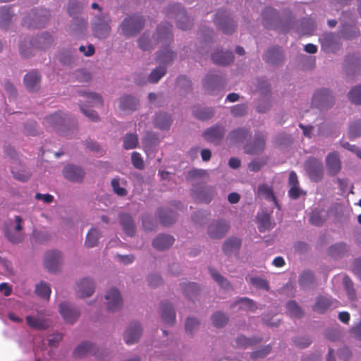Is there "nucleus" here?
Segmentation results:
<instances>
[{
  "instance_id": "nucleus-1",
  "label": "nucleus",
  "mask_w": 361,
  "mask_h": 361,
  "mask_svg": "<svg viewBox=\"0 0 361 361\" xmlns=\"http://www.w3.org/2000/svg\"><path fill=\"white\" fill-rule=\"evenodd\" d=\"M175 57L174 53L169 48L165 47L158 52L157 62L160 65L154 69L149 75V81L151 83L157 82L166 73V66L172 62Z\"/></svg>"
},
{
  "instance_id": "nucleus-2",
  "label": "nucleus",
  "mask_w": 361,
  "mask_h": 361,
  "mask_svg": "<svg viewBox=\"0 0 361 361\" xmlns=\"http://www.w3.org/2000/svg\"><path fill=\"white\" fill-rule=\"evenodd\" d=\"M261 23L269 30L285 29L289 23L283 19L279 11L270 6L265 7L261 13Z\"/></svg>"
},
{
  "instance_id": "nucleus-3",
  "label": "nucleus",
  "mask_w": 361,
  "mask_h": 361,
  "mask_svg": "<svg viewBox=\"0 0 361 361\" xmlns=\"http://www.w3.org/2000/svg\"><path fill=\"white\" fill-rule=\"evenodd\" d=\"M23 219L15 216V224L9 221L4 226V231L6 238L12 243H19L23 240Z\"/></svg>"
},
{
  "instance_id": "nucleus-4",
  "label": "nucleus",
  "mask_w": 361,
  "mask_h": 361,
  "mask_svg": "<svg viewBox=\"0 0 361 361\" xmlns=\"http://www.w3.org/2000/svg\"><path fill=\"white\" fill-rule=\"evenodd\" d=\"M166 15L169 18H176L177 26L183 30H187L192 27V22L186 15L185 11L179 4L169 6L166 9Z\"/></svg>"
},
{
  "instance_id": "nucleus-5",
  "label": "nucleus",
  "mask_w": 361,
  "mask_h": 361,
  "mask_svg": "<svg viewBox=\"0 0 361 361\" xmlns=\"http://www.w3.org/2000/svg\"><path fill=\"white\" fill-rule=\"evenodd\" d=\"M145 21L142 16L133 15L126 18L121 25L123 34L130 37L137 34L144 27Z\"/></svg>"
},
{
  "instance_id": "nucleus-6",
  "label": "nucleus",
  "mask_w": 361,
  "mask_h": 361,
  "mask_svg": "<svg viewBox=\"0 0 361 361\" xmlns=\"http://www.w3.org/2000/svg\"><path fill=\"white\" fill-rule=\"evenodd\" d=\"M214 22L217 29L226 35L232 34L236 28V23L223 10H219L216 13Z\"/></svg>"
},
{
  "instance_id": "nucleus-7",
  "label": "nucleus",
  "mask_w": 361,
  "mask_h": 361,
  "mask_svg": "<svg viewBox=\"0 0 361 361\" xmlns=\"http://www.w3.org/2000/svg\"><path fill=\"white\" fill-rule=\"evenodd\" d=\"M53 42V38L49 33H43L37 38L30 42V47L27 51L23 48V45L20 44V52L23 57L27 58L32 54V49L35 48L37 49H46L49 47Z\"/></svg>"
},
{
  "instance_id": "nucleus-8",
  "label": "nucleus",
  "mask_w": 361,
  "mask_h": 361,
  "mask_svg": "<svg viewBox=\"0 0 361 361\" xmlns=\"http://www.w3.org/2000/svg\"><path fill=\"white\" fill-rule=\"evenodd\" d=\"M304 166L312 181L317 183L322 180L324 175V167L320 160L314 157H310L305 162Z\"/></svg>"
},
{
  "instance_id": "nucleus-9",
  "label": "nucleus",
  "mask_w": 361,
  "mask_h": 361,
  "mask_svg": "<svg viewBox=\"0 0 361 361\" xmlns=\"http://www.w3.org/2000/svg\"><path fill=\"white\" fill-rule=\"evenodd\" d=\"M334 101L332 94L327 89L318 90L312 97V103L321 108L331 106Z\"/></svg>"
},
{
  "instance_id": "nucleus-10",
  "label": "nucleus",
  "mask_w": 361,
  "mask_h": 361,
  "mask_svg": "<svg viewBox=\"0 0 361 361\" xmlns=\"http://www.w3.org/2000/svg\"><path fill=\"white\" fill-rule=\"evenodd\" d=\"M105 299L106 300V308L108 311L116 312L121 308L123 300L118 289H110L105 295Z\"/></svg>"
},
{
  "instance_id": "nucleus-11",
  "label": "nucleus",
  "mask_w": 361,
  "mask_h": 361,
  "mask_svg": "<svg viewBox=\"0 0 361 361\" xmlns=\"http://www.w3.org/2000/svg\"><path fill=\"white\" fill-rule=\"evenodd\" d=\"M265 145L264 135L262 133H256L253 140L245 145V152L249 154H257L264 150Z\"/></svg>"
},
{
  "instance_id": "nucleus-12",
  "label": "nucleus",
  "mask_w": 361,
  "mask_h": 361,
  "mask_svg": "<svg viewBox=\"0 0 361 361\" xmlns=\"http://www.w3.org/2000/svg\"><path fill=\"white\" fill-rule=\"evenodd\" d=\"M61 262V253L59 251L52 250L46 253L44 265L49 272H56L59 269Z\"/></svg>"
},
{
  "instance_id": "nucleus-13",
  "label": "nucleus",
  "mask_w": 361,
  "mask_h": 361,
  "mask_svg": "<svg viewBox=\"0 0 361 361\" xmlns=\"http://www.w3.org/2000/svg\"><path fill=\"white\" fill-rule=\"evenodd\" d=\"M226 133L224 126L215 125L207 128L203 133L204 139L214 145H219Z\"/></svg>"
},
{
  "instance_id": "nucleus-14",
  "label": "nucleus",
  "mask_w": 361,
  "mask_h": 361,
  "mask_svg": "<svg viewBox=\"0 0 361 361\" xmlns=\"http://www.w3.org/2000/svg\"><path fill=\"white\" fill-rule=\"evenodd\" d=\"M59 312L63 319L71 324L76 322L80 316V312L78 309L66 302L60 304Z\"/></svg>"
},
{
  "instance_id": "nucleus-15",
  "label": "nucleus",
  "mask_w": 361,
  "mask_h": 361,
  "mask_svg": "<svg viewBox=\"0 0 361 361\" xmlns=\"http://www.w3.org/2000/svg\"><path fill=\"white\" fill-rule=\"evenodd\" d=\"M142 334V328L138 322L130 324L124 334V341L128 345L133 344L139 340Z\"/></svg>"
},
{
  "instance_id": "nucleus-16",
  "label": "nucleus",
  "mask_w": 361,
  "mask_h": 361,
  "mask_svg": "<svg viewBox=\"0 0 361 361\" xmlns=\"http://www.w3.org/2000/svg\"><path fill=\"white\" fill-rule=\"evenodd\" d=\"M214 192L212 188H193L192 197L196 202L209 203L214 197Z\"/></svg>"
},
{
  "instance_id": "nucleus-17",
  "label": "nucleus",
  "mask_w": 361,
  "mask_h": 361,
  "mask_svg": "<svg viewBox=\"0 0 361 361\" xmlns=\"http://www.w3.org/2000/svg\"><path fill=\"white\" fill-rule=\"evenodd\" d=\"M66 119L61 111L55 112L44 118V124L49 128L61 131L65 124Z\"/></svg>"
},
{
  "instance_id": "nucleus-18",
  "label": "nucleus",
  "mask_w": 361,
  "mask_h": 361,
  "mask_svg": "<svg viewBox=\"0 0 361 361\" xmlns=\"http://www.w3.org/2000/svg\"><path fill=\"white\" fill-rule=\"evenodd\" d=\"M64 177L72 182L80 183L85 177V171L78 166L68 165L63 171Z\"/></svg>"
},
{
  "instance_id": "nucleus-19",
  "label": "nucleus",
  "mask_w": 361,
  "mask_h": 361,
  "mask_svg": "<svg viewBox=\"0 0 361 361\" xmlns=\"http://www.w3.org/2000/svg\"><path fill=\"white\" fill-rule=\"evenodd\" d=\"M224 78L219 74H208L206 75L203 85L207 91L213 93V91L221 88L224 85Z\"/></svg>"
},
{
  "instance_id": "nucleus-20",
  "label": "nucleus",
  "mask_w": 361,
  "mask_h": 361,
  "mask_svg": "<svg viewBox=\"0 0 361 361\" xmlns=\"http://www.w3.org/2000/svg\"><path fill=\"white\" fill-rule=\"evenodd\" d=\"M228 230V224L226 221H218L209 226L208 234L212 238H221Z\"/></svg>"
},
{
  "instance_id": "nucleus-21",
  "label": "nucleus",
  "mask_w": 361,
  "mask_h": 361,
  "mask_svg": "<svg viewBox=\"0 0 361 361\" xmlns=\"http://www.w3.org/2000/svg\"><path fill=\"white\" fill-rule=\"evenodd\" d=\"M75 290L78 297H89L94 291V284L91 279L85 278L77 284Z\"/></svg>"
},
{
  "instance_id": "nucleus-22",
  "label": "nucleus",
  "mask_w": 361,
  "mask_h": 361,
  "mask_svg": "<svg viewBox=\"0 0 361 361\" xmlns=\"http://www.w3.org/2000/svg\"><path fill=\"white\" fill-rule=\"evenodd\" d=\"M334 303L337 304L338 302L333 301L330 298L324 296H319L316 300L314 305L312 307V310L315 312L323 314L332 307L334 308L336 307L337 305H334Z\"/></svg>"
},
{
  "instance_id": "nucleus-23",
  "label": "nucleus",
  "mask_w": 361,
  "mask_h": 361,
  "mask_svg": "<svg viewBox=\"0 0 361 361\" xmlns=\"http://www.w3.org/2000/svg\"><path fill=\"white\" fill-rule=\"evenodd\" d=\"M283 59V51L281 47H275L267 50L264 60L272 65H279Z\"/></svg>"
},
{
  "instance_id": "nucleus-24",
  "label": "nucleus",
  "mask_w": 361,
  "mask_h": 361,
  "mask_svg": "<svg viewBox=\"0 0 361 361\" xmlns=\"http://www.w3.org/2000/svg\"><path fill=\"white\" fill-rule=\"evenodd\" d=\"M138 106V100L129 95L123 96L120 98L119 109L126 113H131L137 109Z\"/></svg>"
},
{
  "instance_id": "nucleus-25",
  "label": "nucleus",
  "mask_w": 361,
  "mask_h": 361,
  "mask_svg": "<svg viewBox=\"0 0 361 361\" xmlns=\"http://www.w3.org/2000/svg\"><path fill=\"white\" fill-rule=\"evenodd\" d=\"M326 162L328 173L330 175L334 176L340 171L341 164L336 152L330 153L326 157Z\"/></svg>"
},
{
  "instance_id": "nucleus-26",
  "label": "nucleus",
  "mask_w": 361,
  "mask_h": 361,
  "mask_svg": "<svg viewBox=\"0 0 361 361\" xmlns=\"http://www.w3.org/2000/svg\"><path fill=\"white\" fill-rule=\"evenodd\" d=\"M96 347L94 344L89 342H84L78 345L73 352L75 357H82L88 353H93L94 355L100 358V356L96 352Z\"/></svg>"
},
{
  "instance_id": "nucleus-27",
  "label": "nucleus",
  "mask_w": 361,
  "mask_h": 361,
  "mask_svg": "<svg viewBox=\"0 0 361 361\" xmlns=\"http://www.w3.org/2000/svg\"><path fill=\"white\" fill-rule=\"evenodd\" d=\"M24 83L30 92H35L39 87L40 75L36 71L30 72L25 75Z\"/></svg>"
},
{
  "instance_id": "nucleus-28",
  "label": "nucleus",
  "mask_w": 361,
  "mask_h": 361,
  "mask_svg": "<svg viewBox=\"0 0 361 361\" xmlns=\"http://www.w3.org/2000/svg\"><path fill=\"white\" fill-rule=\"evenodd\" d=\"M161 314L163 321L168 325L172 326L176 322V313L171 305L168 302H164L161 307Z\"/></svg>"
},
{
  "instance_id": "nucleus-29",
  "label": "nucleus",
  "mask_w": 361,
  "mask_h": 361,
  "mask_svg": "<svg viewBox=\"0 0 361 361\" xmlns=\"http://www.w3.org/2000/svg\"><path fill=\"white\" fill-rule=\"evenodd\" d=\"M180 286L183 294L188 300H194L199 295L200 287L197 283L193 282H183L180 283Z\"/></svg>"
},
{
  "instance_id": "nucleus-30",
  "label": "nucleus",
  "mask_w": 361,
  "mask_h": 361,
  "mask_svg": "<svg viewBox=\"0 0 361 361\" xmlns=\"http://www.w3.org/2000/svg\"><path fill=\"white\" fill-rule=\"evenodd\" d=\"M25 319L27 324L34 329L45 330L50 326L49 321L47 319L35 316H27Z\"/></svg>"
},
{
  "instance_id": "nucleus-31",
  "label": "nucleus",
  "mask_w": 361,
  "mask_h": 361,
  "mask_svg": "<svg viewBox=\"0 0 361 361\" xmlns=\"http://www.w3.org/2000/svg\"><path fill=\"white\" fill-rule=\"evenodd\" d=\"M213 62L218 65H228L233 60V55L231 51H218L211 56Z\"/></svg>"
},
{
  "instance_id": "nucleus-32",
  "label": "nucleus",
  "mask_w": 361,
  "mask_h": 361,
  "mask_svg": "<svg viewBox=\"0 0 361 361\" xmlns=\"http://www.w3.org/2000/svg\"><path fill=\"white\" fill-rule=\"evenodd\" d=\"M174 242V238L170 235H159L152 243L153 247L158 250H164L170 247Z\"/></svg>"
},
{
  "instance_id": "nucleus-33",
  "label": "nucleus",
  "mask_w": 361,
  "mask_h": 361,
  "mask_svg": "<svg viewBox=\"0 0 361 361\" xmlns=\"http://www.w3.org/2000/svg\"><path fill=\"white\" fill-rule=\"evenodd\" d=\"M120 222L123 230L128 236H133L135 233V226L134 221L128 214H121L120 215Z\"/></svg>"
},
{
  "instance_id": "nucleus-34",
  "label": "nucleus",
  "mask_w": 361,
  "mask_h": 361,
  "mask_svg": "<svg viewBox=\"0 0 361 361\" xmlns=\"http://www.w3.org/2000/svg\"><path fill=\"white\" fill-rule=\"evenodd\" d=\"M110 30L109 20L106 21L99 18L94 24V34L99 38L106 37L110 32Z\"/></svg>"
},
{
  "instance_id": "nucleus-35",
  "label": "nucleus",
  "mask_w": 361,
  "mask_h": 361,
  "mask_svg": "<svg viewBox=\"0 0 361 361\" xmlns=\"http://www.w3.org/2000/svg\"><path fill=\"white\" fill-rule=\"evenodd\" d=\"M271 212H262L257 215V221L259 223L258 229L260 232L271 229L275 224L271 221Z\"/></svg>"
},
{
  "instance_id": "nucleus-36",
  "label": "nucleus",
  "mask_w": 361,
  "mask_h": 361,
  "mask_svg": "<svg viewBox=\"0 0 361 361\" xmlns=\"http://www.w3.org/2000/svg\"><path fill=\"white\" fill-rule=\"evenodd\" d=\"M250 135V130L244 128H236L228 134V138L233 143L243 142L247 136Z\"/></svg>"
},
{
  "instance_id": "nucleus-37",
  "label": "nucleus",
  "mask_w": 361,
  "mask_h": 361,
  "mask_svg": "<svg viewBox=\"0 0 361 361\" xmlns=\"http://www.w3.org/2000/svg\"><path fill=\"white\" fill-rule=\"evenodd\" d=\"M80 95L82 96L85 99V102L90 106H102L103 105V99L102 97L94 92H80Z\"/></svg>"
},
{
  "instance_id": "nucleus-38",
  "label": "nucleus",
  "mask_w": 361,
  "mask_h": 361,
  "mask_svg": "<svg viewBox=\"0 0 361 361\" xmlns=\"http://www.w3.org/2000/svg\"><path fill=\"white\" fill-rule=\"evenodd\" d=\"M241 245V240L238 238H230L223 245V250L225 254L229 255L237 252Z\"/></svg>"
},
{
  "instance_id": "nucleus-39",
  "label": "nucleus",
  "mask_w": 361,
  "mask_h": 361,
  "mask_svg": "<svg viewBox=\"0 0 361 361\" xmlns=\"http://www.w3.org/2000/svg\"><path fill=\"white\" fill-rule=\"evenodd\" d=\"M154 125L157 128L166 130L169 128L172 120L171 116L165 113L157 114L154 118Z\"/></svg>"
},
{
  "instance_id": "nucleus-40",
  "label": "nucleus",
  "mask_w": 361,
  "mask_h": 361,
  "mask_svg": "<svg viewBox=\"0 0 361 361\" xmlns=\"http://www.w3.org/2000/svg\"><path fill=\"white\" fill-rule=\"evenodd\" d=\"M101 237L100 232L95 228H92L87 233L85 245L87 248H92L97 245Z\"/></svg>"
},
{
  "instance_id": "nucleus-41",
  "label": "nucleus",
  "mask_w": 361,
  "mask_h": 361,
  "mask_svg": "<svg viewBox=\"0 0 361 361\" xmlns=\"http://www.w3.org/2000/svg\"><path fill=\"white\" fill-rule=\"evenodd\" d=\"M192 114L197 118L206 121L210 119L214 116V111L212 108L195 106L192 110Z\"/></svg>"
},
{
  "instance_id": "nucleus-42",
  "label": "nucleus",
  "mask_w": 361,
  "mask_h": 361,
  "mask_svg": "<svg viewBox=\"0 0 361 361\" xmlns=\"http://www.w3.org/2000/svg\"><path fill=\"white\" fill-rule=\"evenodd\" d=\"M258 195L264 197L267 200L274 202L276 207H279L277 200L271 189L267 184L259 185L257 189Z\"/></svg>"
},
{
  "instance_id": "nucleus-43",
  "label": "nucleus",
  "mask_w": 361,
  "mask_h": 361,
  "mask_svg": "<svg viewBox=\"0 0 361 361\" xmlns=\"http://www.w3.org/2000/svg\"><path fill=\"white\" fill-rule=\"evenodd\" d=\"M158 214L160 221L164 226L171 225L176 220V216L171 210L159 209Z\"/></svg>"
},
{
  "instance_id": "nucleus-44",
  "label": "nucleus",
  "mask_w": 361,
  "mask_h": 361,
  "mask_svg": "<svg viewBox=\"0 0 361 361\" xmlns=\"http://www.w3.org/2000/svg\"><path fill=\"white\" fill-rule=\"evenodd\" d=\"M171 25L169 23H164L163 25H160L158 26L157 29V32L158 34V38L159 39H166L171 41L172 39V34H171Z\"/></svg>"
},
{
  "instance_id": "nucleus-45",
  "label": "nucleus",
  "mask_w": 361,
  "mask_h": 361,
  "mask_svg": "<svg viewBox=\"0 0 361 361\" xmlns=\"http://www.w3.org/2000/svg\"><path fill=\"white\" fill-rule=\"evenodd\" d=\"M12 16L13 15L9 7H1L0 8V27H7L11 22Z\"/></svg>"
},
{
  "instance_id": "nucleus-46",
  "label": "nucleus",
  "mask_w": 361,
  "mask_h": 361,
  "mask_svg": "<svg viewBox=\"0 0 361 361\" xmlns=\"http://www.w3.org/2000/svg\"><path fill=\"white\" fill-rule=\"evenodd\" d=\"M287 312L292 317L300 318L303 312L295 301H289L286 304Z\"/></svg>"
},
{
  "instance_id": "nucleus-47",
  "label": "nucleus",
  "mask_w": 361,
  "mask_h": 361,
  "mask_svg": "<svg viewBox=\"0 0 361 361\" xmlns=\"http://www.w3.org/2000/svg\"><path fill=\"white\" fill-rule=\"evenodd\" d=\"M209 272L214 280H215L221 288L227 289L231 287L228 281L219 274L214 269L209 268Z\"/></svg>"
},
{
  "instance_id": "nucleus-48",
  "label": "nucleus",
  "mask_w": 361,
  "mask_h": 361,
  "mask_svg": "<svg viewBox=\"0 0 361 361\" xmlns=\"http://www.w3.org/2000/svg\"><path fill=\"white\" fill-rule=\"evenodd\" d=\"M35 293L40 298L49 299L51 294V288L47 283L41 281L39 284L36 285Z\"/></svg>"
},
{
  "instance_id": "nucleus-49",
  "label": "nucleus",
  "mask_w": 361,
  "mask_h": 361,
  "mask_svg": "<svg viewBox=\"0 0 361 361\" xmlns=\"http://www.w3.org/2000/svg\"><path fill=\"white\" fill-rule=\"evenodd\" d=\"M212 324L216 327H223L224 326L228 321V317L221 312H216L212 317Z\"/></svg>"
},
{
  "instance_id": "nucleus-50",
  "label": "nucleus",
  "mask_w": 361,
  "mask_h": 361,
  "mask_svg": "<svg viewBox=\"0 0 361 361\" xmlns=\"http://www.w3.org/2000/svg\"><path fill=\"white\" fill-rule=\"evenodd\" d=\"M315 283L314 274L310 271H304L300 276L299 283L302 287H307Z\"/></svg>"
},
{
  "instance_id": "nucleus-51",
  "label": "nucleus",
  "mask_w": 361,
  "mask_h": 361,
  "mask_svg": "<svg viewBox=\"0 0 361 361\" xmlns=\"http://www.w3.org/2000/svg\"><path fill=\"white\" fill-rule=\"evenodd\" d=\"M323 212L322 209H314L310 214L311 224L315 226H322L325 221V218L322 215Z\"/></svg>"
},
{
  "instance_id": "nucleus-52",
  "label": "nucleus",
  "mask_w": 361,
  "mask_h": 361,
  "mask_svg": "<svg viewBox=\"0 0 361 361\" xmlns=\"http://www.w3.org/2000/svg\"><path fill=\"white\" fill-rule=\"evenodd\" d=\"M137 144L138 138L135 134H127L123 138V147L126 149H134Z\"/></svg>"
},
{
  "instance_id": "nucleus-53",
  "label": "nucleus",
  "mask_w": 361,
  "mask_h": 361,
  "mask_svg": "<svg viewBox=\"0 0 361 361\" xmlns=\"http://www.w3.org/2000/svg\"><path fill=\"white\" fill-rule=\"evenodd\" d=\"M346 244L343 243H336L329 248V255L333 257H339L346 251Z\"/></svg>"
},
{
  "instance_id": "nucleus-54",
  "label": "nucleus",
  "mask_w": 361,
  "mask_h": 361,
  "mask_svg": "<svg viewBox=\"0 0 361 361\" xmlns=\"http://www.w3.org/2000/svg\"><path fill=\"white\" fill-rule=\"evenodd\" d=\"M236 305H239L240 309H243L250 311L256 310L257 306L254 301L247 298H243L235 302Z\"/></svg>"
},
{
  "instance_id": "nucleus-55",
  "label": "nucleus",
  "mask_w": 361,
  "mask_h": 361,
  "mask_svg": "<svg viewBox=\"0 0 361 361\" xmlns=\"http://www.w3.org/2000/svg\"><path fill=\"white\" fill-rule=\"evenodd\" d=\"M236 345L239 347H248L262 341V339L248 338L244 336H240L236 338Z\"/></svg>"
},
{
  "instance_id": "nucleus-56",
  "label": "nucleus",
  "mask_w": 361,
  "mask_h": 361,
  "mask_svg": "<svg viewBox=\"0 0 361 361\" xmlns=\"http://www.w3.org/2000/svg\"><path fill=\"white\" fill-rule=\"evenodd\" d=\"M350 100L355 104H361V85L353 88L348 93Z\"/></svg>"
},
{
  "instance_id": "nucleus-57",
  "label": "nucleus",
  "mask_w": 361,
  "mask_h": 361,
  "mask_svg": "<svg viewBox=\"0 0 361 361\" xmlns=\"http://www.w3.org/2000/svg\"><path fill=\"white\" fill-rule=\"evenodd\" d=\"M82 8L78 0H69L68 4V12L70 16H73L79 13Z\"/></svg>"
},
{
  "instance_id": "nucleus-58",
  "label": "nucleus",
  "mask_w": 361,
  "mask_h": 361,
  "mask_svg": "<svg viewBox=\"0 0 361 361\" xmlns=\"http://www.w3.org/2000/svg\"><path fill=\"white\" fill-rule=\"evenodd\" d=\"M350 138H355L361 135V121H357L353 123L349 128Z\"/></svg>"
},
{
  "instance_id": "nucleus-59",
  "label": "nucleus",
  "mask_w": 361,
  "mask_h": 361,
  "mask_svg": "<svg viewBox=\"0 0 361 361\" xmlns=\"http://www.w3.org/2000/svg\"><path fill=\"white\" fill-rule=\"evenodd\" d=\"M250 283L256 288L268 290L269 288V283L266 279L260 277L250 278Z\"/></svg>"
},
{
  "instance_id": "nucleus-60",
  "label": "nucleus",
  "mask_w": 361,
  "mask_h": 361,
  "mask_svg": "<svg viewBox=\"0 0 361 361\" xmlns=\"http://www.w3.org/2000/svg\"><path fill=\"white\" fill-rule=\"evenodd\" d=\"M200 322L197 319L194 317H189L185 322V331L188 334H192L194 330L198 328Z\"/></svg>"
},
{
  "instance_id": "nucleus-61",
  "label": "nucleus",
  "mask_w": 361,
  "mask_h": 361,
  "mask_svg": "<svg viewBox=\"0 0 361 361\" xmlns=\"http://www.w3.org/2000/svg\"><path fill=\"white\" fill-rule=\"evenodd\" d=\"M114 192L119 196L123 197L127 195V190L120 186L119 179L114 178L111 182Z\"/></svg>"
},
{
  "instance_id": "nucleus-62",
  "label": "nucleus",
  "mask_w": 361,
  "mask_h": 361,
  "mask_svg": "<svg viewBox=\"0 0 361 361\" xmlns=\"http://www.w3.org/2000/svg\"><path fill=\"white\" fill-rule=\"evenodd\" d=\"M270 351L271 347L269 345H267L258 350L252 352L250 356L252 359L257 360L259 358L264 357L270 353Z\"/></svg>"
},
{
  "instance_id": "nucleus-63",
  "label": "nucleus",
  "mask_w": 361,
  "mask_h": 361,
  "mask_svg": "<svg viewBox=\"0 0 361 361\" xmlns=\"http://www.w3.org/2000/svg\"><path fill=\"white\" fill-rule=\"evenodd\" d=\"M79 106L82 112L90 120L93 121H97L99 120V116L96 111L87 109V106H85L83 104H80Z\"/></svg>"
},
{
  "instance_id": "nucleus-64",
  "label": "nucleus",
  "mask_w": 361,
  "mask_h": 361,
  "mask_svg": "<svg viewBox=\"0 0 361 361\" xmlns=\"http://www.w3.org/2000/svg\"><path fill=\"white\" fill-rule=\"evenodd\" d=\"M11 173L16 180L22 182L28 180L30 177V173L28 171L24 170L21 171H16L13 166H11Z\"/></svg>"
}]
</instances>
